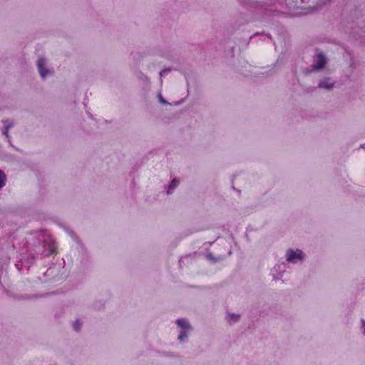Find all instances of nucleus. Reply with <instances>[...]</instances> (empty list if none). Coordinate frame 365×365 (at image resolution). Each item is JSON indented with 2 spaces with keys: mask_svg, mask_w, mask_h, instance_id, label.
<instances>
[{
  "mask_svg": "<svg viewBox=\"0 0 365 365\" xmlns=\"http://www.w3.org/2000/svg\"><path fill=\"white\" fill-rule=\"evenodd\" d=\"M43 250L42 251L41 255H42L45 257L50 256L51 255L53 254L55 252L56 247H55L54 242L51 240H45L43 242Z\"/></svg>",
  "mask_w": 365,
  "mask_h": 365,
  "instance_id": "7ed1b4c3",
  "label": "nucleus"
},
{
  "mask_svg": "<svg viewBox=\"0 0 365 365\" xmlns=\"http://www.w3.org/2000/svg\"><path fill=\"white\" fill-rule=\"evenodd\" d=\"M327 61L325 56L322 53H319L314 58L313 68L319 70L322 68L326 64Z\"/></svg>",
  "mask_w": 365,
  "mask_h": 365,
  "instance_id": "39448f33",
  "label": "nucleus"
},
{
  "mask_svg": "<svg viewBox=\"0 0 365 365\" xmlns=\"http://www.w3.org/2000/svg\"><path fill=\"white\" fill-rule=\"evenodd\" d=\"M73 327L74 329V330L76 331H79L81 329V323L80 322V321L78 319L76 320L73 324Z\"/></svg>",
  "mask_w": 365,
  "mask_h": 365,
  "instance_id": "9b49d317",
  "label": "nucleus"
},
{
  "mask_svg": "<svg viewBox=\"0 0 365 365\" xmlns=\"http://www.w3.org/2000/svg\"><path fill=\"white\" fill-rule=\"evenodd\" d=\"M179 182L176 179H173L171 182V183L169 185L168 189V194H170L173 192V190L178 186Z\"/></svg>",
  "mask_w": 365,
  "mask_h": 365,
  "instance_id": "1a4fd4ad",
  "label": "nucleus"
},
{
  "mask_svg": "<svg viewBox=\"0 0 365 365\" xmlns=\"http://www.w3.org/2000/svg\"><path fill=\"white\" fill-rule=\"evenodd\" d=\"M160 101L163 103H165V104L167 103V102L161 97V96H160Z\"/></svg>",
  "mask_w": 365,
  "mask_h": 365,
  "instance_id": "ddd939ff",
  "label": "nucleus"
},
{
  "mask_svg": "<svg viewBox=\"0 0 365 365\" xmlns=\"http://www.w3.org/2000/svg\"><path fill=\"white\" fill-rule=\"evenodd\" d=\"M4 129L3 130V134L5 135L6 136V138H9V130L10 128L13 127L14 123L11 120H6L4 121Z\"/></svg>",
  "mask_w": 365,
  "mask_h": 365,
  "instance_id": "423d86ee",
  "label": "nucleus"
},
{
  "mask_svg": "<svg viewBox=\"0 0 365 365\" xmlns=\"http://www.w3.org/2000/svg\"><path fill=\"white\" fill-rule=\"evenodd\" d=\"M362 322H363V327H363V332L365 334V322H364V321H362Z\"/></svg>",
  "mask_w": 365,
  "mask_h": 365,
  "instance_id": "4468645a",
  "label": "nucleus"
},
{
  "mask_svg": "<svg viewBox=\"0 0 365 365\" xmlns=\"http://www.w3.org/2000/svg\"><path fill=\"white\" fill-rule=\"evenodd\" d=\"M170 71V69L163 70L162 71H160V76L165 75V74L168 73Z\"/></svg>",
  "mask_w": 365,
  "mask_h": 365,
  "instance_id": "f8f14e48",
  "label": "nucleus"
},
{
  "mask_svg": "<svg viewBox=\"0 0 365 365\" xmlns=\"http://www.w3.org/2000/svg\"><path fill=\"white\" fill-rule=\"evenodd\" d=\"M287 260L292 263H297L299 260H302L304 257V254L302 250H289L287 252Z\"/></svg>",
  "mask_w": 365,
  "mask_h": 365,
  "instance_id": "f03ea898",
  "label": "nucleus"
},
{
  "mask_svg": "<svg viewBox=\"0 0 365 365\" xmlns=\"http://www.w3.org/2000/svg\"><path fill=\"white\" fill-rule=\"evenodd\" d=\"M46 59L44 58H39L37 61V67L42 78H46V76L50 73L49 70L46 68Z\"/></svg>",
  "mask_w": 365,
  "mask_h": 365,
  "instance_id": "20e7f679",
  "label": "nucleus"
},
{
  "mask_svg": "<svg viewBox=\"0 0 365 365\" xmlns=\"http://www.w3.org/2000/svg\"><path fill=\"white\" fill-rule=\"evenodd\" d=\"M361 148H365V145H361Z\"/></svg>",
  "mask_w": 365,
  "mask_h": 365,
  "instance_id": "2eb2a0df",
  "label": "nucleus"
},
{
  "mask_svg": "<svg viewBox=\"0 0 365 365\" xmlns=\"http://www.w3.org/2000/svg\"><path fill=\"white\" fill-rule=\"evenodd\" d=\"M333 85L334 83L331 81L330 78H326L319 83V87L324 88H330L333 86Z\"/></svg>",
  "mask_w": 365,
  "mask_h": 365,
  "instance_id": "0eeeda50",
  "label": "nucleus"
},
{
  "mask_svg": "<svg viewBox=\"0 0 365 365\" xmlns=\"http://www.w3.org/2000/svg\"><path fill=\"white\" fill-rule=\"evenodd\" d=\"M6 180V179L4 173L0 170V189L5 185Z\"/></svg>",
  "mask_w": 365,
  "mask_h": 365,
  "instance_id": "9d476101",
  "label": "nucleus"
},
{
  "mask_svg": "<svg viewBox=\"0 0 365 365\" xmlns=\"http://www.w3.org/2000/svg\"><path fill=\"white\" fill-rule=\"evenodd\" d=\"M240 318V315L238 314H228L226 317V319L229 323H233L237 322Z\"/></svg>",
  "mask_w": 365,
  "mask_h": 365,
  "instance_id": "6e6552de",
  "label": "nucleus"
},
{
  "mask_svg": "<svg viewBox=\"0 0 365 365\" xmlns=\"http://www.w3.org/2000/svg\"><path fill=\"white\" fill-rule=\"evenodd\" d=\"M177 324L181 329L178 339L182 341L187 336V332L191 329V326L185 319H178Z\"/></svg>",
  "mask_w": 365,
  "mask_h": 365,
  "instance_id": "f257e3e1",
  "label": "nucleus"
}]
</instances>
